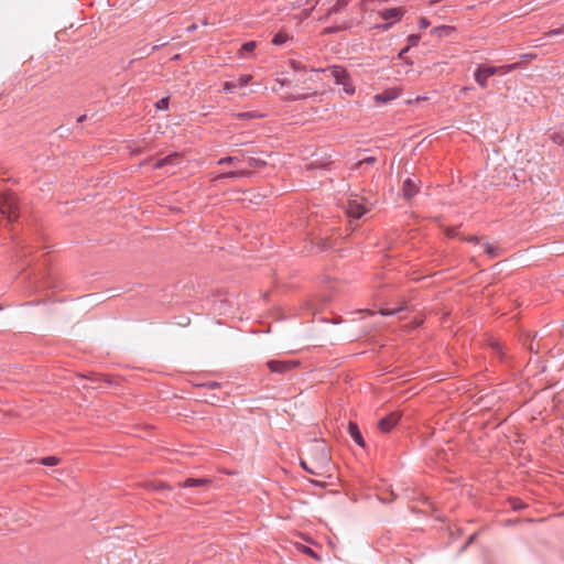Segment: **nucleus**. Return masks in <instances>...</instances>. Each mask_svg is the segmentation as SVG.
<instances>
[{
    "mask_svg": "<svg viewBox=\"0 0 564 564\" xmlns=\"http://www.w3.org/2000/svg\"><path fill=\"white\" fill-rule=\"evenodd\" d=\"M516 66H517L516 64L498 66V67H496V66H478L477 69L475 70L474 77H475L476 83L481 88H486L488 78L490 76H494L497 74H500V75L507 74L508 72L514 69Z\"/></svg>",
    "mask_w": 564,
    "mask_h": 564,
    "instance_id": "obj_1",
    "label": "nucleus"
},
{
    "mask_svg": "<svg viewBox=\"0 0 564 564\" xmlns=\"http://www.w3.org/2000/svg\"><path fill=\"white\" fill-rule=\"evenodd\" d=\"M0 212L11 223L19 218V199L15 194L4 193L0 196Z\"/></svg>",
    "mask_w": 564,
    "mask_h": 564,
    "instance_id": "obj_2",
    "label": "nucleus"
},
{
    "mask_svg": "<svg viewBox=\"0 0 564 564\" xmlns=\"http://www.w3.org/2000/svg\"><path fill=\"white\" fill-rule=\"evenodd\" d=\"M403 14L404 10L402 8H390L382 10L380 12V17L387 22L381 24L379 28H381L384 31L389 30L393 23L401 20Z\"/></svg>",
    "mask_w": 564,
    "mask_h": 564,
    "instance_id": "obj_3",
    "label": "nucleus"
},
{
    "mask_svg": "<svg viewBox=\"0 0 564 564\" xmlns=\"http://www.w3.org/2000/svg\"><path fill=\"white\" fill-rule=\"evenodd\" d=\"M296 360H276L272 359L267 362L269 370L272 373L284 375L299 366Z\"/></svg>",
    "mask_w": 564,
    "mask_h": 564,
    "instance_id": "obj_4",
    "label": "nucleus"
},
{
    "mask_svg": "<svg viewBox=\"0 0 564 564\" xmlns=\"http://www.w3.org/2000/svg\"><path fill=\"white\" fill-rule=\"evenodd\" d=\"M400 417L401 415L398 412H391L378 421V429L382 433H390L400 421Z\"/></svg>",
    "mask_w": 564,
    "mask_h": 564,
    "instance_id": "obj_5",
    "label": "nucleus"
},
{
    "mask_svg": "<svg viewBox=\"0 0 564 564\" xmlns=\"http://www.w3.org/2000/svg\"><path fill=\"white\" fill-rule=\"evenodd\" d=\"M355 24L354 18H346L341 20H335L333 25L324 29L323 34H335L341 31L350 29Z\"/></svg>",
    "mask_w": 564,
    "mask_h": 564,
    "instance_id": "obj_6",
    "label": "nucleus"
},
{
    "mask_svg": "<svg viewBox=\"0 0 564 564\" xmlns=\"http://www.w3.org/2000/svg\"><path fill=\"white\" fill-rule=\"evenodd\" d=\"M328 70L337 85L344 84L350 77L347 69L340 65H332L328 67Z\"/></svg>",
    "mask_w": 564,
    "mask_h": 564,
    "instance_id": "obj_7",
    "label": "nucleus"
},
{
    "mask_svg": "<svg viewBox=\"0 0 564 564\" xmlns=\"http://www.w3.org/2000/svg\"><path fill=\"white\" fill-rule=\"evenodd\" d=\"M180 163H181V156L178 153L174 152V153H171L162 159L156 160L155 163L153 164V166H154V169L160 170L167 165L174 166Z\"/></svg>",
    "mask_w": 564,
    "mask_h": 564,
    "instance_id": "obj_8",
    "label": "nucleus"
},
{
    "mask_svg": "<svg viewBox=\"0 0 564 564\" xmlns=\"http://www.w3.org/2000/svg\"><path fill=\"white\" fill-rule=\"evenodd\" d=\"M367 213V208L357 200H349L347 206V214L351 218L359 219Z\"/></svg>",
    "mask_w": 564,
    "mask_h": 564,
    "instance_id": "obj_9",
    "label": "nucleus"
},
{
    "mask_svg": "<svg viewBox=\"0 0 564 564\" xmlns=\"http://www.w3.org/2000/svg\"><path fill=\"white\" fill-rule=\"evenodd\" d=\"M402 192H403V196L406 199H410L414 195H416V193L419 192V186H417L416 182L413 178L408 177L403 182Z\"/></svg>",
    "mask_w": 564,
    "mask_h": 564,
    "instance_id": "obj_10",
    "label": "nucleus"
},
{
    "mask_svg": "<svg viewBox=\"0 0 564 564\" xmlns=\"http://www.w3.org/2000/svg\"><path fill=\"white\" fill-rule=\"evenodd\" d=\"M348 432H349V435L350 437L360 446V447H365V441H364V437L361 435V432L357 425V423L350 421L348 423Z\"/></svg>",
    "mask_w": 564,
    "mask_h": 564,
    "instance_id": "obj_11",
    "label": "nucleus"
},
{
    "mask_svg": "<svg viewBox=\"0 0 564 564\" xmlns=\"http://www.w3.org/2000/svg\"><path fill=\"white\" fill-rule=\"evenodd\" d=\"M257 47L254 41L245 42L239 48V56L242 58L249 57Z\"/></svg>",
    "mask_w": 564,
    "mask_h": 564,
    "instance_id": "obj_12",
    "label": "nucleus"
},
{
    "mask_svg": "<svg viewBox=\"0 0 564 564\" xmlns=\"http://www.w3.org/2000/svg\"><path fill=\"white\" fill-rule=\"evenodd\" d=\"M252 173L248 170H240V171H228L221 173L218 178H240V177H247L250 176Z\"/></svg>",
    "mask_w": 564,
    "mask_h": 564,
    "instance_id": "obj_13",
    "label": "nucleus"
},
{
    "mask_svg": "<svg viewBox=\"0 0 564 564\" xmlns=\"http://www.w3.org/2000/svg\"><path fill=\"white\" fill-rule=\"evenodd\" d=\"M351 0H337L334 6L328 9V15L341 13Z\"/></svg>",
    "mask_w": 564,
    "mask_h": 564,
    "instance_id": "obj_14",
    "label": "nucleus"
},
{
    "mask_svg": "<svg viewBox=\"0 0 564 564\" xmlns=\"http://www.w3.org/2000/svg\"><path fill=\"white\" fill-rule=\"evenodd\" d=\"M210 482L209 479L207 478H187L184 480V482L182 484V487H198V486H205V485H208Z\"/></svg>",
    "mask_w": 564,
    "mask_h": 564,
    "instance_id": "obj_15",
    "label": "nucleus"
},
{
    "mask_svg": "<svg viewBox=\"0 0 564 564\" xmlns=\"http://www.w3.org/2000/svg\"><path fill=\"white\" fill-rule=\"evenodd\" d=\"M242 158L247 160L249 167L261 169L267 165L265 161L254 158V156H248L245 153L242 154Z\"/></svg>",
    "mask_w": 564,
    "mask_h": 564,
    "instance_id": "obj_16",
    "label": "nucleus"
},
{
    "mask_svg": "<svg viewBox=\"0 0 564 564\" xmlns=\"http://www.w3.org/2000/svg\"><path fill=\"white\" fill-rule=\"evenodd\" d=\"M263 113L259 111H243L236 115V118L239 120H251L262 118Z\"/></svg>",
    "mask_w": 564,
    "mask_h": 564,
    "instance_id": "obj_17",
    "label": "nucleus"
},
{
    "mask_svg": "<svg viewBox=\"0 0 564 564\" xmlns=\"http://www.w3.org/2000/svg\"><path fill=\"white\" fill-rule=\"evenodd\" d=\"M290 40V36L288 33L283 32V31H280L278 32L273 39H272V44L276 45V46H281L283 45L284 43H286L288 41Z\"/></svg>",
    "mask_w": 564,
    "mask_h": 564,
    "instance_id": "obj_18",
    "label": "nucleus"
},
{
    "mask_svg": "<svg viewBox=\"0 0 564 564\" xmlns=\"http://www.w3.org/2000/svg\"><path fill=\"white\" fill-rule=\"evenodd\" d=\"M454 31L453 26L448 25H441L434 29V33H436L440 36H447Z\"/></svg>",
    "mask_w": 564,
    "mask_h": 564,
    "instance_id": "obj_19",
    "label": "nucleus"
},
{
    "mask_svg": "<svg viewBox=\"0 0 564 564\" xmlns=\"http://www.w3.org/2000/svg\"><path fill=\"white\" fill-rule=\"evenodd\" d=\"M341 86H343L344 91L349 96H352L356 91L350 77L347 78V80H345L344 84H341Z\"/></svg>",
    "mask_w": 564,
    "mask_h": 564,
    "instance_id": "obj_20",
    "label": "nucleus"
},
{
    "mask_svg": "<svg viewBox=\"0 0 564 564\" xmlns=\"http://www.w3.org/2000/svg\"><path fill=\"white\" fill-rule=\"evenodd\" d=\"M394 98H395V96H394V95H392V94H391V93H389V91H384V93H382V94H378V95H376V97H375V99H376L377 101H381V102H388V101H390V100H392V99H394Z\"/></svg>",
    "mask_w": 564,
    "mask_h": 564,
    "instance_id": "obj_21",
    "label": "nucleus"
},
{
    "mask_svg": "<svg viewBox=\"0 0 564 564\" xmlns=\"http://www.w3.org/2000/svg\"><path fill=\"white\" fill-rule=\"evenodd\" d=\"M170 105L169 97H163L159 99L155 104L158 110H167Z\"/></svg>",
    "mask_w": 564,
    "mask_h": 564,
    "instance_id": "obj_22",
    "label": "nucleus"
},
{
    "mask_svg": "<svg viewBox=\"0 0 564 564\" xmlns=\"http://www.w3.org/2000/svg\"><path fill=\"white\" fill-rule=\"evenodd\" d=\"M239 161H240V159L238 156H225V158L219 159L217 161V164L218 165L232 164V163H237Z\"/></svg>",
    "mask_w": 564,
    "mask_h": 564,
    "instance_id": "obj_23",
    "label": "nucleus"
},
{
    "mask_svg": "<svg viewBox=\"0 0 564 564\" xmlns=\"http://www.w3.org/2000/svg\"><path fill=\"white\" fill-rule=\"evenodd\" d=\"M58 460L59 459L56 456H46L43 457L40 462L45 466H55L57 465Z\"/></svg>",
    "mask_w": 564,
    "mask_h": 564,
    "instance_id": "obj_24",
    "label": "nucleus"
},
{
    "mask_svg": "<svg viewBox=\"0 0 564 564\" xmlns=\"http://www.w3.org/2000/svg\"><path fill=\"white\" fill-rule=\"evenodd\" d=\"M484 249L485 252L492 259L499 256L498 250L494 248L490 243H484Z\"/></svg>",
    "mask_w": 564,
    "mask_h": 564,
    "instance_id": "obj_25",
    "label": "nucleus"
},
{
    "mask_svg": "<svg viewBox=\"0 0 564 564\" xmlns=\"http://www.w3.org/2000/svg\"><path fill=\"white\" fill-rule=\"evenodd\" d=\"M290 66L295 70V72H300V70H306V66L301 62V61H296V59H291L290 61Z\"/></svg>",
    "mask_w": 564,
    "mask_h": 564,
    "instance_id": "obj_26",
    "label": "nucleus"
},
{
    "mask_svg": "<svg viewBox=\"0 0 564 564\" xmlns=\"http://www.w3.org/2000/svg\"><path fill=\"white\" fill-rule=\"evenodd\" d=\"M490 347H491V349L494 350V352L498 355V357H499L500 359H502V358H503V355H505V354H503V350H502V346H501L498 341H492V343L490 344Z\"/></svg>",
    "mask_w": 564,
    "mask_h": 564,
    "instance_id": "obj_27",
    "label": "nucleus"
},
{
    "mask_svg": "<svg viewBox=\"0 0 564 564\" xmlns=\"http://www.w3.org/2000/svg\"><path fill=\"white\" fill-rule=\"evenodd\" d=\"M251 79H252L251 75H242L236 80V83H238L239 88H242V87L247 86Z\"/></svg>",
    "mask_w": 564,
    "mask_h": 564,
    "instance_id": "obj_28",
    "label": "nucleus"
},
{
    "mask_svg": "<svg viewBox=\"0 0 564 564\" xmlns=\"http://www.w3.org/2000/svg\"><path fill=\"white\" fill-rule=\"evenodd\" d=\"M238 88H239V86H238V83H236V82H226L224 84V91H226V93H234Z\"/></svg>",
    "mask_w": 564,
    "mask_h": 564,
    "instance_id": "obj_29",
    "label": "nucleus"
},
{
    "mask_svg": "<svg viewBox=\"0 0 564 564\" xmlns=\"http://www.w3.org/2000/svg\"><path fill=\"white\" fill-rule=\"evenodd\" d=\"M560 34H564V26L558 28V29H552V30L545 32L544 36L545 37H553L555 35H560Z\"/></svg>",
    "mask_w": 564,
    "mask_h": 564,
    "instance_id": "obj_30",
    "label": "nucleus"
},
{
    "mask_svg": "<svg viewBox=\"0 0 564 564\" xmlns=\"http://www.w3.org/2000/svg\"><path fill=\"white\" fill-rule=\"evenodd\" d=\"M420 39L421 36L419 34H411L408 36V46L410 47H413L415 45H417V43L420 42Z\"/></svg>",
    "mask_w": 564,
    "mask_h": 564,
    "instance_id": "obj_31",
    "label": "nucleus"
},
{
    "mask_svg": "<svg viewBox=\"0 0 564 564\" xmlns=\"http://www.w3.org/2000/svg\"><path fill=\"white\" fill-rule=\"evenodd\" d=\"M300 465L308 474L317 475V473L313 468L308 467L307 463L304 459L300 460Z\"/></svg>",
    "mask_w": 564,
    "mask_h": 564,
    "instance_id": "obj_32",
    "label": "nucleus"
},
{
    "mask_svg": "<svg viewBox=\"0 0 564 564\" xmlns=\"http://www.w3.org/2000/svg\"><path fill=\"white\" fill-rule=\"evenodd\" d=\"M400 311H402V307H398L397 310L382 308L380 311V313L382 315H393V314H395L397 312H400Z\"/></svg>",
    "mask_w": 564,
    "mask_h": 564,
    "instance_id": "obj_33",
    "label": "nucleus"
},
{
    "mask_svg": "<svg viewBox=\"0 0 564 564\" xmlns=\"http://www.w3.org/2000/svg\"><path fill=\"white\" fill-rule=\"evenodd\" d=\"M511 507L514 510H520V509L524 508V505L521 501H519L518 499H513V500H511Z\"/></svg>",
    "mask_w": 564,
    "mask_h": 564,
    "instance_id": "obj_34",
    "label": "nucleus"
},
{
    "mask_svg": "<svg viewBox=\"0 0 564 564\" xmlns=\"http://www.w3.org/2000/svg\"><path fill=\"white\" fill-rule=\"evenodd\" d=\"M373 162H376V158H375V156H367V158H365V159L360 160V161L358 162V165H362V164H365V163H367V164H371V163H373Z\"/></svg>",
    "mask_w": 564,
    "mask_h": 564,
    "instance_id": "obj_35",
    "label": "nucleus"
},
{
    "mask_svg": "<svg viewBox=\"0 0 564 564\" xmlns=\"http://www.w3.org/2000/svg\"><path fill=\"white\" fill-rule=\"evenodd\" d=\"M303 553H305V554H307V555H310L312 557H315V558L318 557L317 554L311 547H308V546H304L303 547Z\"/></svg>",
    "mask_w": 564,
    "mask_h": 564,
    "instance_id": "obj_36",
    "label": "nucleus"
},
{
    "mask_svg": "<svg viewBox=\"0 0 564 564\" xmlns=\"http://www.w3.org/2000/svg\"><path fill=\"white\" fill-rule=\"evenodd\" d=\"M430 26V21L426 18L420 19V29H426Z\"/></svg>",
    "mask_w": 564,
    "mask_h": 564,
    "instance_id": "obj_37",
    "label": "nucleus"
},
{
    "mask_svg": "<svg viewBox=\"0 0 564 564\" xmlns=\"http://www.w3.org/2000/svg\"><path fill=\"white\" fill-rule=\"evenodd\" d=\"M410 48H411V47H410V46H408V45H406L404 48H402V50L399 52V55H398V56H399V58H400V59H403V58H404V55L410 51Z\"/></svg>",
    "mask_w": 564,
    "mask_h": 564,
    "instance_id": "obj_38",
    "label": "nucleus"
},
{
    "mask_svg": "<svg viewBox=\"0 0 564 564\" xmlns=\"http://www.w3.org/2000/svg\"><path fill=\"white\" fill-rule=\"evenodd\" d=\"M553 141H554L555 143H557V144H562V143H563V141H564V138H563V137H561L560 134L555 133V134L553 135Z\"/></svg>",
    "mask_w": 564,
    "mask_h": 564,
    "instance_id": "obj_39",
    "label": "nucleus"
},
{
    "mask_svg": "<svg viewBox=\"0 0 564 564\" xmlns=\"http://www.w3.org/2000/svg\"><path fill=\"white\" fill-rule=\"evenodd\" d=\"M465 240L468 242H471V243H478V241H479L478 237H476V236H469Z\"/></svg>",
    "mask_w": 564,
    "mask_h": 564,
    "instance_id": "obj_40",
    "label": "nucleus"
},
{
    "mask_svg": "<svg viewBox=\"0 0 564 564\" xmlns=\"http://www.w3.org/2000/svg\"><path fill=\"white\" fill-rule=\"evenodd\" d=\"M476 538V533L471 534L469 538H468V541L466 542V544L462 547V550L466 549L468 544H470Z\"/></svg>",
    "mask_w": 564,
    "mask_h": 564,
    "instance_id": "obj_41",
    "label": "nucleus"
},
{
    "mask_svg": "<svg viewBox=\"0 0 564 564\" xmlns=\"http://www.w3.org/2000/svg\"><path fill=\"white\" fill-rule=\"evenodd\" d=\"M332 15H328V10L326 11V13L322 17H319L318 21L319 22H326Z\"/></svg>",
    "mask_w": 564,
    "mask_h": 564,
    "instance_id": "obj_42",
    "label": "nucleus"
},
{
    "mask_svg": "<svg viewBox=\"0 0 564 564\" xmlns=\"http://www.w3.org/2000/svg\"><path fill=\"white\" fill-rule=\"evenodd\" d=\"M307 95H294L291 97L292 100H302L305 99Z\"/></svg>",
    "mask_w": 564,
    "mask_h": 564,
    "instance_id": "obj_43",
    "label": "nucleus"
},
{
    "mask_svg": "<svg viewBox=\"0 0 564 564\" xmlns=\"http://www.w3.org/2000/svg\"><path fill=\"white\" fill-rule=\"evenodd\" d=\"M207 386H208L209 388H213V389H214V388H218L220 384H219L218 382H216V381H212V382H208V383H207Z\"/></svg>",
    "mask_w": 564,
    "mask_h": 564,
    "instance_id": "obj_44",
    "label": "nucleus"
},
{
    "mask_svg": "<svg viewBox=\"0 0 564 564\" xmlns=\"http://www.w3.org/2000/svg\"><path fill=\"white\" fill-rule=\"evenodd\" d=\"M86 118H87V116H86V115H82V116H79V117L77 118V122H78V123H82V122H84V121L86 120Z\"/></svg>",
    "mask_w": 564,
    "mask_h": 564,
    "instance_id": "obj_45",
    "label": "nucleus"
},
{
    "mask_svg": "<svg viewBox=\"0 0 564 564\" xmlns=\"http://www.w3.org/2000/svg\"><path fill=\"white\" fill-rule=\"evenodd\" d=\"M455 234H456L455 229H448V230H447V236H448V237H454V236H455Z\"/></svg>",
    "mask_w": 564,
    "mask_h": 564,
    "instance_id": "obj_46",
    "label": "nucleus"
},
{
    "mask_svg": "<svg viewBox=\"0 0 564 564\" xmlns=\"http://www.w3.org/2000/svg\"><path fill=\"white\" fill-rule=\"evenodd\" d=\"M310 70L311 72H325L326 69H324V68H311Z\"/></svg>",
    "mask_w": 564,
    "mask_h": 564,
    "instance_id": "obj_47",
    "label": "nucleus"
},
{
    "mask_svg": "<svg viewBox=\"0 0 564 564\" xmlns=\"http://www.w3.org/2000/svg\"><path fill=\"white\" fill-rule=\"evenodd\" d=\"M322 452H323V457H324L325 459H327V454L325 453V448H324V447H323Z\"/></svg>",
    "mask_w": 564,
    "mask_h": 564,
    "instance_id": "obj_48",
    "label": "nucleus"
},
{
    "mask_svg": "<svg viewBox=\"0 0 564 564\" xmlns=\"http://www.w3.org/2000/svg\"><path fill=\"white\" fill-rule=\"evenodd\" d=\"M319 2V0H315L314 4L312 6L311 10Z\"/></svg>",
    "mask_w": 564,
    "mask_h": 564,
    "instance_id": "obj_49",
    "label": "nucleus"
}]
</instances>
